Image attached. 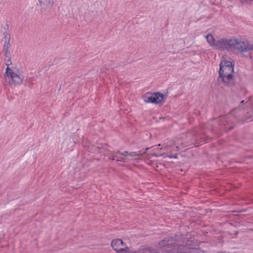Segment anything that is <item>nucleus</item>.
Listing matches in <instances>:
<instances>
[{"label": "nucleus", "instance_id": "nucleus-1", "mask_svg": "<svg viewBox=\"0 0 253 253\" xmlns=\"http://www.w3.org/2000/svg\"><path fill=\"white\" fill-rule=\"evenodd\" d=\"M191 244V241L181 236L166 238L159 243L164 253H197Z\"/></svg>", "mask_w": 253, "mask_h": 253}, {"label": "nucleus", "instance_id": "nucleus-2", "mask_svg": "<svg viewBox=\"0 0 253 253\" xmlns=\"http://www.w3.org/2000/svg\"><path fill=\"white\" fill-rule=\"evenodd\" d=\"M218 80L221 81L225 85L230 86L234 84V65L232 62L223 57L219 64Z\"/></svg>", "mask_w": 253, "mask_h": 253}, {"label": "nucleus", "instance_id": "nucleus-3", "mask_svg": "<svg viewBox=\"0 0 253 253\" xmlns=\"http://www.w3.org/2000/svg\"><path fill=\"white\" fill-rule=\"evenodd\" d=\"M4 79L5 84L10 86H16L22 84L24 79V76L21 70L14 68H10L9 64L6 63Z\"/></svg>", "mask_w": 253, "mask_h": 253}, {"label": "nucleus", "instance_id": "nucleus-4", "mask_svg": "<svg viewBox=\"0 0 253 253\" xmlns=\"http://www.w3.org/2000/svg\"><path fill=\"white\" fill-rule=\"evenodd\" d=\"M253 50V44L246 39L231 37V51L243 53Z\"/></svg>", "mask_w": 253, "mask_h": 253}, {"label": "nucleus", "instance_id": "nucleus-5", "mask_svg": "<svg viewBox=\"0 0 253 253\" xmlns=\"http://www.w3.org/2000/svg\"><path fill=\"white\" fill-rule=\"evenodd\" d=\"M231 38L230 39L219 38L216 41L214 48L220 50L231 51Z\"/></svg>", "mask_w": 253, "mask_h": 253}, {"label": "nucleus", "instance_id": "nucleus-6", "mask_svg": "<svg viewBox=\"0 0 253 253\" xmlns=\"http://www.w3.org/2000/svg\"><path fill=\"white\" fill-rule=\"evenodd\" d=\"M117 153L120 154L122 156L118 157L116 155V153L113 155L112 160H116L117 161L126 162L127 161L132 160V157L138 156V154L135 152H128L127 151H124V152L120 153L118 151Z\"/></svg>", "mask_w": 253, "mask_h": 253}, {"label": "nucleus", "instance_id": "nucleus-7", "mask_svg": "<svg viewBox=\"0 0 253 253\" xmlns=\"http://www.w3.org/2000/svg\"><path fill=\"white\" fill-rule=\"evenodd\" d=\"M144 100L147 103L159 104L164 102V95L160 92L148 94L144 97Z\"/></svg>", "mask_w": 253, "mask_h": 253}, {"label": "nucleus", "instance_id": "nucleus-8", "mask_svg": "<svg viewBox=\"0 0 253 253\" xmlns=\"http://www.w3.org/2000/svg\"><path fill=\"white\" fill-rule=\"evenodd\" d=\"M111 246L113 249L117 252L121 253H131L133 252L129 251L121 239H115L112 241Z\"/></svg>", "mask_w": 253, "mask_h": 253}, {"label": "nucleus", "instance_id": "nucleus-9", "mask_svg": "<svg viewBox=\"0 0 253 253\" xmlns=\"http://www.w3.org/2000/svg\"><path fill=\"white\" fill-rule=\"evenodd\" d=\"M183 144L182 142L180 141L179 138H178L176 142L169 141L165 147V149L168 152L172 153L175 151H178L179 150V145Z\"/></svg>", "mask_w": 253, "mask_h": 253}, {"label": "nucleus", "instance_id": "nucleus-10", "mask_svg": "<svg viewBox=\"0 0 253 253\" xmlns=\"http://www.w3.org/2000/svg\"><path fill=\"white\" fill-rule=\"evenodd\" d=\"M206 39L209 44L213 48H214L217 40L214 39L211 34H208L206 36Z\"/></svg>", "mask_w": 253, "mask_h": 253}, {"label": "nucleus", "instance_id": "nucleus-11", "mask_svg": "<svg viewBox=\"0 0 253 253\" xmlns=\"http://www.w3.org/2000/svg\"><path fill=\"white\" fill-rule=\"evenodd\" d=\"M4 43L3 45V49L5 51L6 53L8 52V49L9 47L10 43H9V41H10V38L9 35L7 33L4 35Z\"/></svg>", "mask_w": 253, "mask_h": 253}, {"label": "nucleus", "instance_id": "nucleus-12", "mask_svg": "<svg viewBox=\"0 0 253 253\" xmlns=\"http://www.w3.org/2000/svg\"><path fill=\"white\" fill-rule=\"evenodd\" d=\"M40 2L47 7H50L53 4V0H39Z\"/></svg>", "mask_w": 253, "mask_h": 253}, {"label": "nucleus", "instance_id": "nucleus-13", "mask_svg": "<svg viewBox=\"0 0 253 253\" xmlns=\"http://www.w3.org/2000/svg\"><path fill=\"white\" fill-rule=\"evenodd\" d=\"M154 155L156 157L163 156L164 158L168 157L169 158H173V159H177V154L166 155L165 154H160V155L154 154Z\"/></svg>", "mask_w": 253, "mask_h": 253}]
</instances>
